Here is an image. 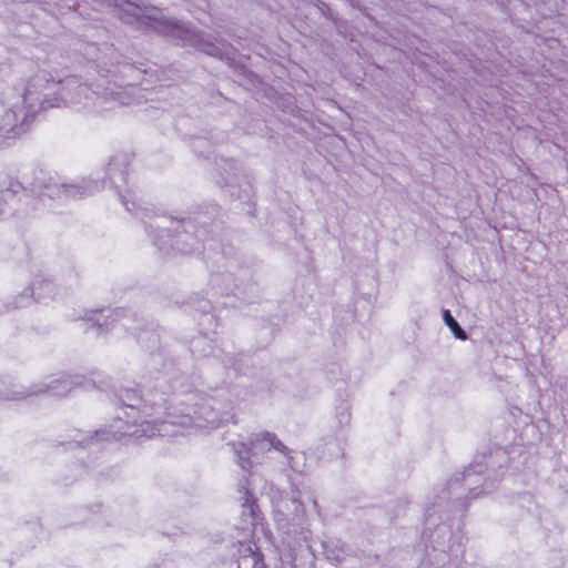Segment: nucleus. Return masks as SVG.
<instances>
[{
  "instance_id": "obj_10",
  "label": "nucleus",
  "mask_w": 568,
  "mask_h": 568,
  "mask_svg": "<svg viewBox=\"0 0 568 568\" xmlns=\"http://www.w3.org/2000/svg\"><path fill=\"white\" fill-rule=\"evenodd\" d=\"M112 102H114V103L116 102L121 105H125V104L130 103L129 101H125L120 93H116V95L112 98Z\"/></svg>"
},
{
  "instance_id": "obj_7",
  "label": "nucleus",
  "mask_w": 568,
  "mask_h": 568,
  "mask_svg": "<svg viewBox=\"0 0 568 568\" xmlns=\"http://www.w3.org/2000/svg\"><path fill=\"white\" fill-rule=\"evenodd\" d=\"M52 291H53V285L49 281L39 282L33 287V294L36 295V298L38 301H43L47 297H49V295H50V293H52Z\"/></svg>"
},
{
  "instance_id": "obj_11",
  "label": "nucleus",
  "mask_w": 568,
  "mask_h": 568,
  "mask_svg": "<svg viewBox=\"0 0 568 568\" xmlns=\"http://www.w3.org/2000/svg\"><path fill=\"white\" fill-rule=\"evenodd\" d=\"M195 424L199 427L214 426L215 425V420L214 419H207L206 424H202L200 422H196Z\"/></svg>"
},
{
  "instance_id": "obj_3",
  "label": "nucleus",
  "mask_w": 568,
  "mask_h": 568,
  "mask_svg": "<svg viewBox=\"0 0 568 568\" xmlns=\"http://www.w3.org/2000/svg\"><path fill=\"white\" fill-rule=\"evenodd\" d=\"M275 449L285 456H288V448L272 433L262 432L255 434L248 445L241 443L237 445L236 454L239 455V464L243 469L251 468L250 456L264 454L271 449Z\"/></svg>"
},
{
  "instance_id": "obj_12",
  "label": "nucleus",
  "mask_w": 568,
  "mask_h": 568,
  "mask_svg": "<svg viewBox=\"0 0 568 568\" xmlns=\"http://www.w3.org/2000/svg\"><path fill=\"white\" fill-rule=\"evenodd\" d=\"M126 321H128V318H123V321L121 322V325L125 328H129Z\"/></svg>"
},
{
  "instance_id": "obj_5",
  "label": "nucleus",
  "mask_w": 568,
  "mask_h": 568,
  "mask_svg": "<svg viewBox=\"0 0 568 568\" xmlns=\"http://www.w3.org/2000/svg\"><path fill=\"white\" fill-rule=\"evenodd\" d=\"M71 389V381L65 378L62 381H54L52 384L47 385L45 389L39 388L36 390H32L30 395H38L40 393L50 392L53 395H64Z\"/></svg>"
},
{
  "instance_id": "obj_6",
  "label": "nucleus",
  "mask_w": 568,
  "mask_h": 568,
  "mask_svg": "<svg viewBox=\"0 0 568 568\" xmlns=\"http://www.w3.org/2000/svg\"><path fill=\"white\" fill-rule=\"evenodd\" d=\"M444 321L446 325L452 329L453 334L459 339H466L467 335L464 329L459 326L457 321L453 317L448 310H445L443 313Z\"/></svg>"
},
{
  "instance_id": "obj_4",
  "label": "nucleus",
  "mask_w": 568,
  "mask_h": 568,
  "mask_svg": "<svg viewBox=\"0 0 568 568\" xmlns=\"http://www.w3.org/2000/svg\"><path fill=\"white\" fill-rule=\"evenodd\" d=\"M193 424V419L190 416H182L179 419L163 420L154 428L149 422L142 424V432L148 437L155 435L161 436H173L178 434L184 435L186 429Z\"/></svg>"
},
{
  "instance_id": "obj_9",
  "label": "nucleus",
  "mask_w": 568,
  "mask_h": 568,
  "mask_svg": "<svg viewBox=\"0 0 568 568\" xmlns=\"http://www.w3.org/2000/svg\"><path fill=\"white\" fill-rule=\"evenodd\" d=\"M126 398H128V402H125L124 399H122V400H123V404L129 407H134V404L139 400V396L135 392L128 394Z\"/></svg>"
},
{
  "instance_id": "obj_1",
  "label": "nucleus",
  "mask_w": 568,
  "mask_h": 568,
  "mask_svg": "<svg viewBox=\"0 0 568 568\" xmlns=\"http://www.w3.org/2000/svg\"><path fill=\"white\" fill-rule=\"evenodd\" d=\"M55 81L45 70H39L27 85L18 90L9 88L2 93L3 113L0 119V140L11 138L16 129L48 108H71L75 111L101 113L113 109L109 99L98 97L88 84L70 77L59 81V89L52 97L44 91L52 89Z\"/></svg>"
},
{
  "instance_id": "obj_2",
  "label": "nucleus",
  "mask_w": 568,
  "mask_h": 568,
  "mask_svg": "<svg viewBox=\"0 0 568 568\" xmlns=\"http://www.w3.org/2000/svg\"><path fill=\"white\" fill-rule=\"evenodd\" d=\"M114 7L123 13V18H132L135 20L149 18L153 20L156 26L161 27L159 28L161 31L176 32L178 36H192V31L185 23L175 18L164 16L159 9H149L148 7H142L129 0H114Z\"/></svg>"
},
{
  "instance_id": "obj_13",
  "label": "nucleus",
  "mask_w": 568,
  "mask_h": 568,
  "mask_svg": "<svg viewBox=\"0 0 568 568\" xmlns=\"http://www.w3.org/2000/svg\"><path fill=\"white\" fill-rule=\"evenodd\" d=\"M209 54H215L214 51H206Z\"/></svg>"
},
{
  "instance_id": "obj_8",
  "label": "nucleus",
  "mask_w": 568,
  "mask_h": 568,
  "mask_svg": "<svg viewBox=\"0 0 568 568\" xmlns=\"http://www.w3.org/2000/svg\"><path fill=\"white\" fill-rule=\"evenodd\" d=\"M62 191L67 197H75L78 194H82V192H80V187L74 185L63 186Z\"/></svg>"
}]
</instances>
